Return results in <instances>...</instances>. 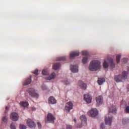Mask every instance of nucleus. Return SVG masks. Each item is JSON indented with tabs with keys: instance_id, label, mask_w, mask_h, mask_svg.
Masks as SVG:
<instances>
[{
	"instance_id": "nucleus-1",
	"label": "nucleus",
	"mask_w": 129,
	"mask_h": 129,
	"mask_svg": "<svg viewBox=\"0 0 129 129\" xmlns=\"http://www.w3.org/2000/svg\"><path fill=\"white\" fill-rule=\"evenodd\" d=\"M100 68H101V64H100V61L98 60H92L89 66V69L90 71H97Z\"/></svg>"
},
{
	"instance_id": "nucleus-2",
	"label": "nucleus",
	"mask_w": 129,
	"mask_h": 129,
	"mask_svg": "<svg viewBox=\"0 0 129 129\" xmlns=\"http://www.w3.org/2000/svg\"><path fill=\"white\" fill-rule=\"evenodd\" d=\"M114 79L117 83L119 82H123L127 80V72L124 71L122 72L121 74L116 75L114 77Z\"/></svg>"
},
{
	"instance_id": "nucleus-3",
	"label": "nucleus",
	"mask_w": 129,
	"mask_h": 129,
	"mask_svg": "<svg viewBox=\"0 0 129 129\" xmlns=\"http://www.w3.org/2000/svg\"><path fill=\"white\" fill-rule=\"evenodd\" d=\"M55 119H56V118L54 117L53 114L49 113L47 114L46 118H45V122L54 123Z\"/></svg>"
},
{
	"instance_id": "nucleus-4",
	"label": "nucleus",
	"mask_w": 129,
	"mask_h": 129,
	"mask_svg": "<svg viewBox=\"0 0 129 129\" xmlns=\"http://www.w3.org/2000/svg\"><path fill=\"white\" fill-rule=\"evenodd\" d=\"M28 92L31 97H35L36 98L39 97V94L36 92V91L33 88L29 89Z\"/></svg>"
},
{
	"instance_id": "nucleus-5",
	"label": "nucleus",
	"mask_w": 129,
	"mask_h": 129,
	"mask_svg": "<svg viewBox=\"0 0 129 129\" xmlns=\"http://www.w3.org/2000/svg\"><path fill=\"white\" fill-rule=\"evenodd\" d=\"M88 114L89 116H91L92 117H95L98 114V111L96 108H94L90 110L88 112Z\"/></svg>"
},
{
	"instance_id": "nucleus-6",
	"label": "nucleus",
	"mask_w": 129,
	"mask_h": 129,
	"mask_svg": "<svg viewBox=\"0 0 129 129\" xmlns=\"http://www.w3.org/2000/svg\"><path fill=\"white\" fill-rule=\"evenodd\" d=\"M10 118L13 121H17V120H19V114L16 112H13L11 114Z\"/></svg>"
},
{
	"instance_id": "nucleus-7",
	"label": "nucleus",
	"mask_w": 129,
	"mask_h": 129,
	"mask_svg": "<svg viewBox=\"0 0 129 129\" xmlns=\"http://www.w3.org/2000/svg\"><path fill=\"white\" fill-rule=\"evenodd\" d=\"M78 85L80 87L81 89H83V90H85V89L87 88V85H86V84L84 83L82 81H79Z\"/></svg>"
},
{
	"instance_id": "nucleus-8",
	"label": "nucleus",
	"mask_w": 129,
	"mask_h": 129,
	"mask_svg": "<svg viewBox=\"0 0 129 129\" xmlns=\"http://www.w3.org/2000/svg\"><path fill=\"white\" fill-rule=\"evenodd\" d=\"M112 122V117L106 116L105 118V123L106 125H111Z\"/></svg>"
},
{
	"instance_id": "nucleus-9",
	"label": "nucleus",
	"mask_w": 129,
	"mask_h": 129,
	"mask_svg": "<svg viewBox=\"0 0 129 129\" xmlns=\"http://www.w3.org/2000/svg\"><path fill=\"white\" fill-rule=\"evenodd\" d=\"M27 124L29 127H33V128H35L36 127V124L35 122L33 121V120L31 119H28L27 121Z\"/></svg>"
},
{
	"instance_id": "nucleus-10",
	"label": "nucleus",
	"mask_w": 129,
	"mask_h": 129,
	"mask_svg": "<svg viewBox=\"0 0 129 129\" xmlns=\"http://www.w3.org/2000/svg\"><path fill=\"white\" fill-rule=\"evenodd\" d=\"M73 108V103L71 102H69L67 103L65 107L66 110H68L69 112H70V110Z\"/></svg>"
},
{
	"instance_id": "nucleus-11",
	"label": "nucleus",
	"mask_w": 129,
	"mask_h": 129,
	"mask_svg": "<svg viewBox=\"0 0 129 129\" xmlns=\"http://www.w3.org/2000/svg\"><path fill=\"white\" fill-rule=\"evenodd\" d=\"M96 101L97 102V104L98 105H100V104H102L103 103V97L102 96H99L96 97Z\"/></svg>"
},
{
	"instance_id": "nucleus-12",
	"label": "nucleus",
	"mask_w": 129,
	"mask_h": 129,
	"mask_svg": "<svg viewBox=\"0 0 129 129\" xmlns=\"http://www.w3.org/2000/svg\"><path fill=\"white\" fill-rule=\"evenodd\" d=\"M84 99L87 103H91L92 98H91V96H90V95L87 94L84 95Z\"/></svg>"
},
{
	"instance_id": "nucleus-13",
	"label": "nucleus",
	"mask_w": 129,
	"mask_h": 129,
	"mask_svg": "<svg viewBox=\"0 0 129 129\" xmlns=\"http://www.w3.org/2000/svg\"><path fill=\"white\" fill-rule=\"evenodd\" d=\"M70 68L72 72H73V73H77V72H78V66H73L71 64Z\"/></svg>"
},
{
	"instance_id": "nucleus-14",
	"label": "nucleus",
	"mask_w": 129,
	"mask_h": 129,
	"mask_svg": "<svg viewBox=\"0 0 129 129\" xmlns=\"http://www.w3.org/2000/svg\"><path fill=\"white\" fill-rule=\"evenodd\" d=\"M80 119L82 121V124L83 125H87V119L85 115H82L80 117Z\"/></svg>"
},
{
	"instance_id": "nucleus-15",
	"label": "nucleus",
	"mask_w": 129,
	"mask_h": 129,
	"mask_svg": "<svg viewBox=\"0 0 129 129\" xmlns=\"http://www.w3.org/2000/svg\"><path fill=\"white\" fill-rule=\"evenodd\" d=\"M56 101L54 97L50 96L48 98V103L49 104H55L56 103Z\"/></svg>"
},
{
	"instance_id": "nucleus-16",
	"label": "nucleus",
	"mask_w": 129,
	"mask_h": 129,
	"mask_svg": "<svg viewBox=\"0 0 129 129\" xmlns=\"http://www.w3.org/2000/svg\"><path fill=\"white\" fill-rule=\"evenodd\" d=\"M31 82H32V76H30L29 78H28L23 83V85H29V84H31Z\"/></svg>"
},
{
	"instance_id": "nucleus-17",
	"label": "nucleus",
	"mask_w": 129,
	"mask_h": 129,
	"mask_svg": "<svg viewBox=\"0 0 129 129\" xmlns=\"http://www.w3.org/2000/svg\"><path fill=\"white\" fill-rule=\"evenodd\" d=\"M97 82L98 84H99V85H102V84H103V83L105 82V79L104 78H98Z\"/></svg>"
},
{
	"instance_id": "nucleus-18",
	"label": "nucleus",
	"mask_w": 129,
	"mask_h": 129,
	"mask_svg": "<svg viewBox=\"0 0 129 129\" xmlns=\"http://www.w3.org/2000/svg\"><path fill=\"white\" fill-rule=\"evenodd\" d=\"M79 55L78 51H73L70 53V58H73L74 57H77Z\"/></svg>"
},
{
	"instance_id": "nucleus-19",
	"label": "nucleus",
	"mask_w": 129,
	"mask_h": 129,
	"mask_svg": "<svg viewBox=\"0 0 129 129\" xmlns=\"http://www.w3.org/2000/svg\"><path fill=\"white\" fill-rule=\"evenodd\" d=\"M109 111L110 112H112V113H116V107L113 105L112 107L109 108Z\"/></svg>"
},
{
	"instance_id": "nucleus-20",
	"label": "nucleus",
	"mask_w": 129,
	"mask_h": 129,
	"mask_svg": "<svg viewBox=\"0 0 129 129\" xmlns=\"http://www.w3.org/2000/svg\"><path fill=\"white\" fill-rule=\"evenodd\" d=\"M109 65L111 68H114L115 67V63L113 62V59H110L109 60Z\"/></svg>"
},
{
	"instance_id": "nucleus-21",
	"label": "nucleus",
	"mask_w": 129,
	"mask_h": 129,
	"mask_svg": "<svg viewBox=\"0 0 129 129\" xmlns=\"http://www.w3.org/2000/svg\"><path fill=\"white\" fill-rule=\"evenodd\" d=\"M60 66H61L60 63H54L52 66V68L53 69H54V70H57V69H59V68H60Z\"/></svg>"
},
{
	"instance_id": "nucleus-22",
	"label": "nucleus",
	"mask_w": 129,
	"mask_h": 129,
	"mask_svg": "<svg viewBox=\"0 0 129 129\" xmlns=\"http://www.w3.org/2000/svg\"><path fill=\"white\" fill-rule=\"evenodd\" d=\"M56 77V74L55 73H52L48 78V80H52V79H54Z\"/></svg>"
},
{
	"instance_id": "nucleus-23",
	"label": "nucleus",
	"mask_w": 129,
	"mask_h": 129,
	"mask_svg": "<svg viewBox=\"0 0 129 129\" xmlns=\"http://www.w3.org/2000/svg\"><path fill=\"white\" fill-rule=\"evenodd\" d=\"M20 104L21 106H23V107H27L29 105V103L28 102L22 101L20 102Z\"/></svg>"
},
{
	"instance_id": "nucleus-24",
	"label": "nucleus",
	"mask_w": 129,
	"mask_h": 129,
	"mask_svg": "<svg viewBox=\"0 0 129 129\" xmlns=\"http://www.w3.org/2000/svg\"><path fill=\"white\" fill-rule=\"evenodd\" d=\"M122 123L123 124H126V123H129V119L125 118H123Z\"/></svg>"
},
{
	"instance_id": "nucleus-25",
	"label": "nucleus",
	"mask_w": 129,
	"mask_h": 129,
	"mask_svg": "<svg viewBox=\"0 0 129 129\" xmlns=\"http://www.w3.org/2000/svg\"><path fill=\"white\" fill-rule=\"evenodd\" d=\"M42 73L43 75H49V72H48L47 69L43 70L42 72Z\"/></svg>"
},
{
	"instance_id": "nucleus-26",
	"label": "nucleus",
	"mask_w": 129,
	"mask_h": 129,
	"mask_svg": "<svg viewBox=\"0 0 129 129\" xmlns=\"http://www.w3.org/2000/svg\"><path fill=\"white\" fill-rule=\"evenodd\" d=\"M121 57V55H117L116 56V60L117 63H119L120 61V58Z\"/></svg>"
},
{
	"instance_id": "nucleus-27",
	"label": "nucleus",
	"mask_w": 129,
	"mask_h": 129,
	"mask_svg": "<svg viewBox=\"0 0 129 129\" xmlns=\"http://www.w3.org/2000/svg\"><path fill=\"white\" fill-rule=\"evenodd\" d=\"M103 66L104 67V68H108V66H109V64H108V63H107V62H106V61H104Z\"/></svg>"
},
{
	"instance_id": "nucleus-28",
	"label": "nucleus",
	"mask_w": 129,
	"mask_h": 129,
	"mask_svg": "<svg viewBox=\"0 0 129 129\" xmlns=\"http://www.w3.org/2000/svg\"><path fill=\"white\" fill-rule=\"evenodd\" d=\"M65 60H66V58H65V57H60L57 59V61H64Z\"/></svg>"
},
{
	"instance_id": "nucleus-29",
	"label": "nucleus",
	"mask_w": 129,
	"mask_h": 129,
	"mask_svg": "<svg viewBox=\"0 0 129 129\" xmlns=\"http://www.w3.org/2000/svg\"><path fill=\"white\" fill-rule=\"evenodd\" d=\"M88 60V58L87 57H83L82 59V62L83 64H86V62H87V60Z\"/></svg>"
},
{
	"instance_id": "nucleus-30",
	"label": "nucleus",
	"mask_w": 129,
	"mask_h": 129,
	"mask_svg": "<svg viewBox=\"0 0 129 129\" xmlns=\"http://www.w3.org/2000/svg\"><path fill=\"white\" fill-rule=\"evenodd\" d=\"M82 55H83V56H88V55H89L88 52H87L86 51H83Z\"/></svg>"
},
{
	"instance_id": "nucleus-31",
	"label": "nucleus",
	"mask_w": 129,
	"mask_h": 129,
	"mask_svg": "<svg viewBox=\"0 0 129 129\" xmlns=\"http://www.w3.org/2000/svg\"><path fill=\"white\" fill-rule=\"evenodd\" d=\"M8 117L7 116H4L2 118V120L3 121H4V122H7V121H8Z\"/></svg>"
},
{
	"instance_id": "nucleus-32",
	"label": "nucleus",
	"mask_w": 129,
	"mask_h": 129,
	"mask_svg": "<svg viewBox=\"0 0 129 129\" xmlns=\"http://www.w3.org/2000/svg\"><path fill=\"white\" fill-rule=\"evenodd\" d=\"M20 129H26L27 126H26V125H25L24 124H20Z\"/></svg>"
},
{
	"instance_id": "nucleus-33",
	"label": "nucleus",
	"mask_w": 129,
	"mask_h": 129,
	"mask_svg": "<svg viewBox=\"0 0 129 129\" xmlns=\"http://www.w3.org/2000/svg\"><path fill=\"white\" fill-rule=\"evenodd\" d=\"M125 111L126 113H129V106H126Z\"/></svg>"
},
{
	"instance_id": "nucleus-34",
	"label": "nucleus",
	"mask_w": 129,
	"mask_h": 129,
	"mask_svg": "<svg viewBox=\"0 0 129 129\" xmlns=\"http://www.w3.org/2000/svg\"><path fill=\"white\" fill-rule=\"evenodd\" d=\"M37 125L39 128H41L42 127V125L41 124V123L39 122H37Z\"/></svg>"
},
{
	"instance_id": "nucleus-35",
	"label": "nucleus",
	"mask_w": 129,
	"mask_h": 129,
	"mask_svg": "<svg viewBox=\"0 0 129 129\" xmlns=\"http://www.w3.org/2000/svg\"><path fill=\"white\" fill-rule=\"evenodd\" d=\"M39 70H36L34 72H33V74H35V75H38V72Z\"/></svg>"
},
{
	"instance_id": "nucleus-36",
	"label": "nucleus",
	"mask_w": 129,
	"mask_h": 129,
	"mask_svg": "<svg viewBox=\"0 0 129 129\" xmlns=\"http://www.w3.org/2000/svg\"><path fill=\"white\" fill-rule=\"evenodd\" d=\"M122 62H123V63H125L127 62V58H124L122 60Z\"/></svg>"
},
{
	"instance_id": "nucleus-37",
	"label": "nucleus",
	"mask_w": 129,
	"mask_h": 129,
	"mask_svg": "<svg viewBox=\"0 0 129 129\" xmlns=\"http://www.w3.org/2000/svg\"><path fill=\"white\" fill-rule=\"evenodd\" d=\"M67 129H72V125H67Z\"/></svg>"
},
{
	"instance_id": "nucleus-38",
	"label": "nucleus",
	"mask_w": 129,
	"mask_h": 129,
	"mask_svg": "<svg viewBox=\"0 0 129 129\" xmlns=\"http://www.w3.org/2000/svg\"><path fill=\"white\" fill-rule=\"evenodd\" d=\"M11 128L12 129H16V127L14 126V124H11L10 126Z\"/></svg>"
},
{
	"instance_id": "nucleus-39",
	"label": "nucleus",
	"mask_w": 129,
	"mask_h": 129,
	"mask_svg": "<svg viewBox=\"0 0 129 129\" xmlns=\"http://www.w3.org/2000/svg\"><path fill=\"white\" fill-rule=\"evenodd\" d=\"M64 84L66 85H68V84H69V82H68V80L64 81Z\"/></svg>"
},
{
	"instance_id": "nucleus-40",
	"label": "nucleus",
	"mask_w": 129,
	"mask_h": 129,
	"mask_svg": "<svg viewBox=\"0 0 129 129\" xmlns=\"http://www.w3.org/2000/svg\"><path fill=\"white\" fill-rule=\"evenodd\" d=\"M100 126H101V128L103 129V127H104V124L103 123H101Z\"/></svg>"
},
{
	"instance_id": "nucleus-41",
	"label": "nucleus",
	"mask_w": 129,
	"mask_h": 129,
	"mask_svg": "<svg viewBox=\"0 0 129 129\" xmlns=\"http://www.w3.org/2000/svg\"><path fill=\"white\" fill-rule=\"evenodd\" d=\"M77 127L78 128H81V127H82V124L78 125L77 126Z\"/></svg>"
},
{
	"instance_id": "nucleus-42",
	"label": "nucleus",
	"mask_w": 129,
	"mask_h": 129,
	"mask_svg": "<svg viewBox=\"0 0 129 129\" xmlns=\"http://www.w3.org/2000/svg\"><path fill=\"white\" fill-rule=\"evenodd\" d=\"M6 109L7 110H8V109H9V107L6 106Z\"/></svg>"
},
{
	"instance_id": "nucleus-43",
	"label": "nucleus",
	"mask_w": 129,
	"mask_h": 129,
	"mask_svg": "<svg viewBox=\"0 0 129 129\" xmlns=\"http://www.w3.org/2000/svg\"><path fill=\"white\" fill-rule=\"evenodd\" d=\"M74 122H76V119H74Z\"/></svg>"
},
{
	"instance_id": "nucleus-44",
	"label": "nucleus",
	"mask_w": 129,
	"mask_h": 129,
	"mask_svg": "<svg viewBox=\"0 0 129 129\" xmlns=\"http://www.w3.org/2000/svg\"><path fill=\"white\" fill-rule=\"evenodd\" d=\"M42 89H45V88H43V86H42Z\"/></svg>"
}]
</instances>
